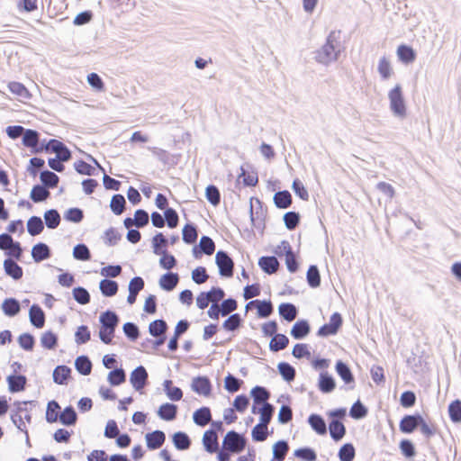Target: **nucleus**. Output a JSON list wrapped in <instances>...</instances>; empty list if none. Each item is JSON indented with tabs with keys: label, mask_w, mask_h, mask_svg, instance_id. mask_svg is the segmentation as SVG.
I'll use <instances>...</instances> for the list:
<instances>
[{
	"label": "nucleus",
	"mask_w": 461,
	"mask_h": 461,
	"mask_svg": "<svg viewBox=\"0 0 461 461\" xmlns=\"http://www.w3.org/2000/svg\"><path fill=\"white\" fill-rule=\"evenodd\" d=\"M339 34L340 32L336 31H331L329 33L326 42L314 52L316 62L328 66L339 59L342 51Z\"/></svg>",
	"instance_id": "obj_1"
},
{
	"label": "nucleus",
	"mask_w": 461,
	"mask_h": 461,
	"mask_svg": "<svg viewBox=\"0 0 461 461\" xmlns=\"http://www.w3.org/2000/svg\"><path fill=\"white\" fill-rule=\"evenodd\" d=\"M388 99L393 114L399 119H404L407 115V109L401 85L397 84L389 91Z\"/></svg>",
	"instance_id": "obj_2"
},
{
	"label": "nucleus",
	"mask_w": 461,
	"mask_h": 461,
	"mask_svg": "<svg viewBox=\"0 0 461 461\" xmlns=\"http://www.w3.org/2000/svg\"><path fill=\"white\" fill-rule=\"evenodd\" d=\"M32 402H15L14 405L15 410L11 413V420L15 427L25 435H27V428L25 425L26 420L28 423L32 422V415L27 409V404Z\"/></svg>",
	"instance_id": "obj_3"
},
{
	"label": "nucleus",
	"mask_w": 461,
	"mask_h": 461,
	"mask_svg": "<svg viewBox=\"0 0 461 461\" xmlns=\"http://www.w3.org/2000/svg\"><path fill=\"white\" fill-rule=\"evenodd\" d=\"M246 438L236 432L235 430H230L226 433L222 446L225 450H229L232 453L239 454L243 451L246 447Z\"/></svg>",
	"instance_id": "obj_4"
},
{
	"label": "nucleus",
	"mask_w": 461,
	"mask_h": 461,
	"mask_svg": "<svg viewBox=\"0 0 461 461\" xmlns=\"http://www.w3.org/2000/svg\"><path fill=\"white\" fill-rule=\"evenodd\" d=\"M215 263L218 267L220 276L228 278L233 276L234 262L228 252L224 250L217 251L215 255Z\"/></svg>",
	"instance_id": "obj_5"
},
{
	"label": "nucleus",
	"mask_w": 461,
	"mask_h": 461,
	"mask_svg": "<svg viewBox=\"0 0 461 461\" xmlns=\"http://www.w3.org/2000/svg\"><path fill=\"white\" fill-rule=\"evenodd\" d=\"M343 323L342 316L339 312H334L330 319V322L322 325L317 331L319 337H329L338 333Z\"/></svg>",
	"instance_id": "obj_6"
},
{
	"label": "nucleus",
	"mask_w": 461,
	"mask_h": 461,
	"mask_svg": "<svg viewBox=\"0 0 461 461\" xmlns=\"http://www.w3.org/2000/svg\"><path fill=\"white\" fill-rule=\"evenodd\" d=\"M23 144L30 148L32 153L42 152V145H40V133L32 129H26L23 135Z\"/></svg>",
	"instance_id": "obj_7"
},
{
	"label": "nucleus",
	"mask_w": 461,
	"mask_h": 461,
	"mask_svg": "<svg viewBox=\"0 0 461 461\" xmlns=\"http://www.w3.org/2000/svg\"><path fill=\"white\" fill-rule=\"evenodd\" d=\"M148 380V372L143 366H139L132 370L130 376V382L136 391L144 388Z\"/></svg>",
	"instance_id": "obj_8"
},
{
	"label": "nucleus",
	"mask_w": 461,
	"mask_h": 461,
	"mask_svg": "<svg viewBox=\"0 0 461 461\" xmlns=\"http://www.w3.org/2000/svg\"><path fill=\"white\" fill-rule=\"evenodd\" d=\"M422 421V416L419 413L413 415H405L400 421L399 428L402 433L411 434Z\"/></svg>",
	"instance_id": "obj_9"
},
{
	"label": "nucleus",
	"mask_w": 461,
	"mask_h": 461,
	"mask_svg": "<svg viewBox=\"0 0 461 461\" xmlns=\"http://www.w3.org/2000/svg\"><path fill=\"white\" fill-rule=\"evenodd\" d=\"M192 390L203 396H209L212 392V384L207 376H196L191 384Z\"/></svg>",
	"instance_id": "obj_10"
},
{
	"label": "nucleus",
	"mask_w": 461,
	"mask_h": 461,
	"mask_svg": "<svg viewBox=\"0 0 461 461\" xmlns=\"http://www.w3.org/2000/svg\"><path fill=\"white\" fill-rule=\"evenodd\" d=\"M203 445L208 453H215L219 450L218 434L214 429H208L203 433Z\"/></svg>",
	"instance_id": "obj_11"
},
{
	"label": "nucleus",
	"mask_w": 461,
	"mask_h": 461,
	"mask_svg": "<svg viewBox=\"0 0 461 461\" xmlns=\"http://www.w3.org/2000/svg\"><path fill=\"white\" fill-rule=\"evenodd\" d=\"M147 447L150 450L159 448L166 440V435L162 430H154L145 436Z\"/></svg>",
	"instance_id": "obj_12"
},
{
	"label": "nucleus",
	"mask_w": 461,
	"mask_h": 461,
	"mask_svg": "<svg viewBox=\"0 0 461 461\" xmlns=\"http://www.w3.org/2000/svg\"><path fill=\"white\" fill-rule=\"evenodd\" d=\"M29 319L32 326L41 329L45 324V313L39 304H32L29 310Z\"/></svg>",
	"instance_id": "obj_13"
},
{
	"label": "nucleus",
	"mask_w": 461,
	"mask_h": 461,
	"mask_svg": "<svg viewBox=\"0 0 461 461\" xmlns=\"http://www.w3.org/2000/svg\"><path fill=\"white\" fill-rule=\"evenodd\" d=\"M250 396L253 399L255 404H260L265 406L268 402L271 396L270 392L263 386L256 385L250 391Z\"/></svg>",
	"instance_id": "obj_14"
},
{
	"label": "nucleus",
	"mask_w": 461,
	"mask_h": 461,
	"mask_svg": "<svg viewBox=\"0 0 461 461\" xmlns=\"http://www.w3.org/2000/svg\"><path fill=\"white\" fill-rule=\"evenodd\" d=\"M50 256L51 251L50 247L43 242L35 244L32 249V257L36 263L48 259Z\"/></svg>",
	"instance_id": "obj_15"
},
{
	"label": "nucleus",
	"mask_w": 461,
	"mask_h": 461,
	"mask_svg": "<svg viewBox=\"0 0 461 461\" xmlns=\"http://www.w3.org/2000/svg\"><path fill=\"white\" fill-rule=\"evenodd\" d=\"M329 430L330 438L336 442L341 440L347 432L345 425L338 419H331L329 423Z\"/></svg>",
	"instance_id": "obj_16"
},
{
	"label": "nucleus",
	"mask_w": 461,
	"mask_h": 461,
	"mask_svg": "<svg viewBox=\"0 0 461 461\" xmlns=\"http://www.w3.org/2000/svg\"><path fill=\"white\" fill-rule=\"evenodd\" d=\"M311 331V327L306 320L297 321L291 329L290 334L295 339H304Z\"/></svg>",
	"instance_id": "obj_17"
},
{
	"label": "nucleus",
	"mask_w": 461,
	"mask_h": 461,
	"mask_svg": "<svg viewBox=\"0 0 461 461\" xmlns=\"http://www.w3.org/2000/svg\"><path fill=\"white\" fill-rule=\"evenodd\" d=\"M177 406L174 403L166 402L159 406L157 413L158 416L166 421L174 420L177 415Z\"/></svg>",
	"instance_id": "obj_18"
},
{
	"label": "nucleus",
	"mask_w": 461,
	"mask_h": 461,
	"mask_svg": "<svg viewBox=\"0 0 461 461\" xmlns=\"http://www.w3.org/2000/svg\"><path fill=\"white\" fill-rule=\"evenodd\" d=\"M99 321L101 326L105 327L106 329L109 330L112 329L113 330H115L119 324L120 319L115 312L107 310L104 312L101 313L99 317Z\"/></svg>",
	"instance_id": "obj_19"
},
{
	"label": "nucleus",
	"mask_w": 461,
	"mask_h": 461,
	"mask_svg": "<svg viewBox=\"0 0 461 461\" xmlns=\"http://www.w3.org/2000/svg\"><path fill=\"white\" fill-rule=\"evenodd\" d=\"M258 266L266 274L272 275L277 271L279 262L274 256H263L258 259Z\"/></svg>",
	"instance_id": "obj_20"
},
{
	"label": "nucleus",
	"mask_w": 461,
	"mask_h": 461,
	"mask_svg": "<svg viewBox=\"0 0 461 461\" xmlns=\"http://www.w3.org/2000/svg\"><path fill=\"white\" fill-rule=\"evenodd\" d=\"M8 389L11 393L22 392L25 389L27 378L23 375H10L7 377Z\"/></svg>",
	"instance_id": "obj_21"
},
{
	"label": "nucleus",
	"mask_w": 461,
	"mask_h": 461,
	"mask_svg": "<svg viewBox=\"0 0 461 461\" xmlns=\"http://www.w3.org/2000/svg\"><path fill=\"white\" fill-rule=\"evenodd\" d=\"M179 282V276L177 273L167 272L164 274L159 279V286L167 292L176 288Z\"/></svg>",
	"instance_id": "obj_22"
},
{
	"label": "nucleus",
	"mask_w": 461,
	"mask_h": 461,
	"mask_svg": "<svg viewBox=\"0 0 461 461\" xmlns=\"http://www.w3.org/2000/svg\"><path fill=\"white\" fill-rule=\"evenodd\" d=\"M336 387V383L332 375L328 372H321L320 374L318 388L323 393H331Z\"/></svg>",
	"instance_id": "obj_23"
},
{
	"label": "nucleus",
	"mask_w": 461,
	"mask_h": 461,
	"mask_svg": "<svg viewBox=\"0 0 461 461\" xmlns=\"http://www.w3.org/2000/svg\"><path fill=\"white\" fill-rule=\"evenodd\" d=\"M308 423L318 435H325L327 433L325 420L320 414H311L308 417Z\"/></svg>",
	"instance_id": "obj_24"
},
{
	"label": "nucleus",
	"mask_w": 461,
	"mask_h": 461,
	"mask_svg": "<svg viewBox=\"0 0 461 461\" xmlns=\"http://www.w3.org/2000/svg\"><path fill=\"white\" fill-rule=\"evenodd\" d=\"M335 368L337 374L344 381L345 384H354L355 378L348 364L342 360H338Z\"/></svg>",
	"instance_id": "obj_25"
},
{
	"label": "nucleus",
	"mask_w": 461,
	"mask_h": 461,
	"mask_svg": "<svg viewBox=\"0 0 461 461\" xmlns=\"http://www.w3.org/2000/svg\"><path fill=\"white\" fill-rule=\"evenodd\" d=\"M194 422L200 426L204 427L212 420V413L209 407H201L196 410L193 414Z\"/></svg>",
	"instance_id": "obj_26"
},
{
	"label": "nucleus",
	"mask_w": 461,
	"mask_h": 461,
	"mask_svg": "<svg viewBox=\"0 0 461 461\" xmlns=\"http://www.w3.org/2000/svg\"><path fill=\"white\" fill-rule=\"evenodd\" d=\"M71 369L65 366H57L53 370V381L57 384H66L68 378L70 377Z\"/></svg>",
	"instance_id": "obj_27"
},
{
	"label": "nucleus",
	"mask_w": 461,
	"mask_h": 461,
	"mask_svg": "<svg viewBox=\"0 0 461 461\" xmlns=\"http://www.w3.org/2000/svg\"><path fill=\"white\" fill-rule=\"evenodd\" d=\"M4 268L5 274L14 280H19L23 276V272L22 267L11 258H6L4 261Z\"/></svg>",
	"instance_id": "obj_28"
},
{
	"label": "nucleus",
	"mask_w": 461,
	"mask_h": 461,
	"mask_svg": "<svg viewBox=\"0 0 461 461\" xmlns=\"http://www.w3.org/2000/svg\"><path fill=\"white\" fill-rule=\"evenodd\" d=\"M280 316L286 321H293L298 314L296 306L291 303H283L278 306Z\"/></svg>",
	"instance_id": "obj_29"
},
{
	"label": "nucleus",
	"mask_w": 461,
	"mask_h": 461,
	"mask_svg": "<svg viewBox=\"0 0 461 461\" xmlns=\"http://www.w3.org/2000/svg\"><path fill=\"white\" fill-rule=\"evenodd\" d=\"M99 289L104 296L112 297L117 294L119 285L116 281L104 278L99 283Z\"/></svg>",
	"instance_id": "obj_30"
},
{
	"label": "nucleus",
	"mask_w": 461,
	"mask_h": 461,
	"mask_svg": "<svg viewBox=\"0 0 461 461\" xmlns=\"http://www.w3.org/2000/svg\"><path fill=\"white\" fill-rule=\"evenodd\" d=\"M2 310L6 316L14 317L20 312L21 304L15 298H6L2 303Z\"/></svg>",
	"instance_id": "obj_31"
},
{
	"label": "nucleus",
	"mask_w": 461,
	"mask_h": 461,
	"mask_svg": "<svg viewBox=\"0 0 461 461\" xmlns=\"http://www.w3.org/2000/svg\"><path fill=\"white\" fill-rule=\"evenodd\" d=\"M172 441L177 450H186L190 447L192 441L189 436L183 431H177L172 436Z\"/></svg>",
	"instance_id": "obj_32"
},
{
	"label": "nucleus",
	"mask_w": 461,
	"mask_h": 461,
	"mask_svg": "<svg viewBox=\"0 0 461 461\" xmlns=\"http://www.w3.org/2000/svg\"><path fill=\"white\" fill-rule=\"evenodd\" d=\"M273 200L275 205L279 209H286L292 204V195L287 190L276 192Z\"/></svg>",
	"instance_id": "obj_33"
},
{
	"label": "nucleus",
	"mask_w": 461,
	"mask_h": 461,
	"mask_svg": "<svg viewBox=\"0 0 461 461\" xmlns=\"http://www.w3.org/2000/svg\"><path fill=\"white\" fill-rule=\"evenodd\" d=\"M59 422L65 426H74L77 420V414L73 406H67L59 414Z\"/></svg>",
	"instance_id": "obj_34"
},
{
	"label": "nucleus",
	"mask_w": 461,
	"mask_h": 461,
	"mask_svg": "<svg viewBox=\"0 0 461 461\" xmlns=\"http://www.w3.org/2000/svg\"><path fill=\"white\" fill-rule=\"evenodd\" d=\"M289 450V445L285 440H278L273 445V458L272 461H284L287 452Z\"/></svg>",
	"instance_id": "obj_35"
},
{
	"label": "nucleus",
	"mask_w": 461,
	"mask_h": 461,
	"mask_svg": "<svg viewBox=\"0 0 461 461\" xmlns=\"http://www.w3.org/2000/svg\"><path fill=\"white\" fill-rule=\"evenodd\" d=\"M92 362L87 356H79L75 360V367L77 371L82 375H90L92 371Z\"/></svg>",
	"instance_id": "obj_36"
},
{
	"label": "nucleus",
	"mask_w": 461,
	"mask_h": 461,
	"mask_svg": "<svg viewBox=\"0 0 461 461\" xmlns=\"http://www.w3.org/2000/svg\"><path fill=\"white\" fill-rule=\"evenodd\" d=\"M397 56L399 59L405 64L411 63L416 59V53L414 50L411 47L405 44H402L398 47Z\"/></svg>",
	"instance_id": "obj_37"
},
{
	"label": "nucleus",
	"mask_w": 461,
	"mask_h": 461,
	"mask_svg": "<svg viewBox=\"0 0 461 461\" xmlns=\"http://www.w3.org/2000/svg\"><path fill=\"white\" fill-rule=\"evenodd\" d=\"M44 230V222L39 216H32L27 221V231L31 236H37Z\"/></svg>",
	"instance_id": "obj_38"
},
{
	"label": "nucleus",
	"mask_w": 461,
	"mask_h": 461,
	"mask_svg": "<svg viewBox=\"0 0 461 461\" xmlns=\"http://www.w3.org/2000/svg\"><path fill=\"white\" fill-rule=\"evenodd\" d=\"M40 179L48 189L57 187L59 182V176L50 170H42L40 174Z\"/></svg>",
	"instance_id": "obj_39"
},
{
	"label": "nucleus",
	"mask_w": 461,
	"mask_h": 461,
	"mask_svg": "<svg viewBox=\"0 0 461 461\" xmlns=\"http://www.w3.org/2000/svg\"><path fill=\"white\" fill-rule=\"evenodd\" d=\"M50 193L43 185H35L30 194V198L34 203H41L47 200Z\"/></svg>",
	"instance_id": "obj_40"
},
{
	"label": "nucleus",
	"mask_w": 461,
	"mask_h": 461,
	"mask_svg": "<svg viewBox=\"0 0 461 461\" xmlns=\"http://www.w3.org/2000/svg\"><path fill=\"white\" fill-rule=\"evenodd\" d=\"M289 344V339L285 334H276L269 342V349L278 352L285 349Z\"/></svg>",
	"instance_id": "obj_41"
},
{
	"label": "nucleus",
	"mask_w": 461,
	"mask_h": 461,
	"mask_svg": "<svg viewBox=\"0 0 461 461\" xmlns=\"http://www.w3.org/2000/svg\"><path fill=\"white\" fill-rule=\"evenodd\" d=\"M164 391L167 396L171 401H180L183 397V392L179 387L173 386V382L171 380H165L163 383Z\"/></svg>",
	"instance_id": "obj_42"
},
{
	"label": "nucleus",
	"mask_w": 461,
	"mask_h": 461,
	"mask_svg": "<svg viewBox=\"0 0 461 461\" xmlns=\"http://www.w3.org/2000/svg\"><path fill=\"white\" fill-rule=\"evenodd\" d=\"M277 369L282 378L290 383L294 380L296 375L295 368L287 362H280L277 365Z\"/></svg>",
	"instance_id": "obj_43"
},
{
	"label": "nucleus",
	"mask_w": 461,
	"mask_h": 461,
	"mask_svg": "<svg viewBox=\"0 0 461 461\" xmlns=\"http://www.w3.org/2000/svg\"><path fill=\"white\" fill-rule=\"evenodd\" d=\"M60 405L55 400L50 401L46 408V420L54 423L59 419Z\"/></svg>",
	"instance_id": "obj_44"
},
{
	"label": "nucleus",
	"mask_w": 461,
	"mask_h": 461,
	"mask_svg": "<svg viewBox=\"0 0 461 461\" xmlns=\"http://www.w3.org/2000/svg\"><path fill=\"white\" fill-rule=\"evenodd\" d=\"M198 237L196 226L193 223H187L182 230V240L186 244H194Z\"/></svg>",
	"instance_id": "obj_45"
},
{
	"label": "nucleus",
	"mask_w": 461,
	"mask_h": 461,
	"mask_svg": "<svg viewBox=\"0 0 461 461\" xmlns=\"http://www.w3.org/2000/svg\"><path fill=\"white\" fill-rule=\"evenodd\" d=\"M60 215L56 209H50L44 212V223L49 229H56L60 223Z\"/></svg>",
	"instance_id": "obj_46"
},
{
	"label": "nucleus",
	"mask_w": 461,
	"mask_h": 461,
	"mask_svg": "<svg viewBox=\"0 0 461 461\" xmlns=\"http://www.w3.org/2000/svg\"><path fill=\"white\" fill-rule=\"evenodd\" d=\"M168 244V240L163 235L162 232L157 233L152 238V249L153 253L156 255H160V253H163L166 250V248Z\"/></svg>",
	"instance_id": "obj_47"
},
{
	"label": "nucleus",
	"mask_w": 461,
	"mask_h": 461,
	"mask_svg": "<svg viewBox=\"0 0 461 461\" xmlns=\"http://www.w3.org/2000/svg\"><path fill=\"white\" fill-rule=\"evenodd\" d=\"M168 326L167 322L162 319L155 320L149 325V332L152 337L165 335Z\"/></svg>",
	"instance_id": "obj_48"
},
{
	"label": "nucleus",
	"mask_w": 461,
	"mask_h": 461,
	"mask_svg": "<svg viewBox=\"0 0 461 461\" xmlns=\"http://www.w3.org/2000/svg\"><path fill=\"white\" fill-rule=\"evenodd\" d=\"M107 380L112 386H118L126 380L125 371L122 367L114 368L108 374Z\"/></svg>",
	"instance_id": "obj_49"
},
{
	"label": "nucleus",
	"mask_w": 461,
	"mask_h": 461,
	"mask_svg": "<svg viewBox=\"0 0 461 461\" xmlns=\"http://www.w3.org/2000/svg\"><path fill=\"white\" fill-rule=\"evenodd\" d=\"M126 204L125 198L122 194H116L112 196L110 208L115 215H121Z\"/></svg>",
	"instance_id": "obj_50"
},
{
	"label": "nucleus",
	"mask_w": 461,
	"mask_h": 461,
	"mask_svg": "<svg viewBox=\"0 0 461 461\" xmlns=\"http://www.w3.org/2000/svg\"><path fill=\"white\" fill-rule=\"evenodd\" d=\"M306 280L308 285L312 287L316 288L319 287L321 285V275L320 271L315 265H311L307 270L306 273Z\"/></svg>",
	"instance_id": "obj_51"
},
{
	"label": "nucleus",
	"mask_w": 461,
	"mask_h": 461,
	"mask_svg": "<svg viewBox=\"0 0 461 461\" xmlns=\"http://www.w3.org/2000/svg\"><path fill=\"white\" fill-rule=\"evenodd\" d=\"M73 257L77 260L88 261L91 259V252L86 244L78 243L73 249Z\"/></svg>",
	"instance_id": "obj_52"
},
{
	"label": "nucleus",
	"mask_w": 461,
	"mask_h": 461,
	"mask_svg": "<svg viewBox=\"0 0 461 461\" xmlns=\"http://www.w3.org/2000/svg\"><path fill=\"white\" fill-rule=\"evenodd\" d=\"M199 254L212 255L215 250V243L209 236L203 235L199 241Z\"/></svg>",
	"instance_id": "obj_53"
},
{
	"label": "nucleus",
	"mask_w": 461,
	"mask_h": 461,
	"mask_svg": "<svg viewBox=\"0 0 461 461\" xmlns=\"http://www.w3.org/2000/svg\"><path fill=\"white\" fill-rule=\"evenodd\" d=\"M368 413V409L357 400L353 403L349 411V416L355 420H361L366 417Z\"/></svg>",
	"instance_id": "obj_54"
},
{
	"label": "nucleus",
	"mask_w": 461,
	"mask_h": 461,
	"mask_svg": "<svg viewBox=\"0 0 461 461\" xmlns=\"http://www.w3.org/2000/svg\"><path fill=\"white\" fill-rule=\"evenodd\" d=\"M256 307L258 318H267L273 312V304L270 300H257Z\"/></svg>",
	"instance_id": "obj_55"
},
{
	"label": "nucleus",
	"mask_w": 461,
	"mask_h": 461,
	"mask_svg": "<svg viewBox=\"0 0 461 461\" xmlns=\"http://www.w3.org/2000/svg\"><path fill=\"white\" fill-rule=\"evenodd\" d=\"M242 319L239 313H233L222 323V328L227 331H235L240 329Z\"/></svg>",
	"instance_id": "obj_56"
},
{
	"label": "nucleus",
	"mask_w": 461,
	"mask_h": 461,
	"mask_svg": "<svg viewBox=\"0 0 461 461\" xmlns=\"http://www.w3.org/2000/svg\"><path fill=\"white\" fill-rule=\"evenodd\" d=\"M355 456L356 450L352 443L342 445L338 453L340 461H352Z\"/></svg>",
	"instance_id": "obj_57"
},
{
	"label": "nucleus",
	"mask_w": 461,
	"mask_h": 461,
	"mask_svg": "<svg viewBox=\"0 0 461 461\" xmlns=\"http://www.w3.org/2000/svg\"><path fill=\"white\" fill-rule=\"evenodd\" d=\"M41 344L44 348L54 349L58 345V336L48 330L41 335Z\"/></svg>",
	"instance_id": "obj_58"
},
{
	"label": "nucleus",
	"mask_w": 461,
	"mask_h": 461,
	"mask_svg": "<svg viewBox=\"0 0 461 461\" xmlns=\"http://www.w3.org/2000/svg\"><path fill=\"white\" fill-rule=\"evenodd\" d=\"M300 214L296 212H287L284 214L283 220L287 230H294L300 223Z\"/></svg>",
	"instance_id": "obj_59"
},
{
	"label": "nucleus",
	"mask_w": 461,
	"mask_h": 461,
	"mask_svg": "<svg viewBox=\"0 0 461 461\" xmlns=\"http://www.w3.org/2000/svg\"><path fill=\"white\" fill-rule=\"evenodd\" d=\"M243 384V381L231 374H228L224 379V388L230 393L238 392Z\"/></svg>",
	"instance_id": "obj_60"
},
{
	"label": "nucleus",
	"mask_w": 461,
	"mask_h": 461,
	"mask_svg": "<svg viewBox=\"0 0 461 461\" xmlns=\"http://www.w3.org/2000/svg\"><path fill=\"white\" fill-rule=\"evenodd\" d=\"M294 456L303 461H316V452L309 447H304L294 450Z\"/></svg>",
	"instance_id": "obj_61"
},
{
	"label": "nucleus",
	"mask_w": 461,
	"mask_h": 461,
	"mask_svg": "<svg viewBox=\"0 0 461 461\" xmlns=\"http://www.w3.org/2000/svg\"><path fill=\"white\" fill-rule=\"evenodd\" d=\"M10 92L21 98L30 99L31 94L28 89L19 82H10L8 85Z\"/></svg>",
	"instance_id": "obj_62"
},
{
	"label": "nucleus",
	"mask_w": 461,
	"mask_h": 461,
	"mask_svg": "<svg viewBox=\"0 0 461 461\" xmlns=\"http://www.w3.org/2000/svg\"><path fill=\"white\" fill-rule=\"evenodd\" d=\"M268 436L267 425L257 424L251 431L252 439L256 442H263Z\"/></svg>",
	"instance_id": "obj_63"
},
{
	"label": "nucleus",
	"mask_w": 461,
	"mask_h": 461,
	"mask_svg": "<svg viewBox=\"0 0 461 461\" xmlns=\"http://www.w3.org/2000/svg\"><path fill=\"white\" fill-rule=\"evenodd\" d=\"M448 414L454 423L461 422V401L455 400L448 405Z\"/></svg>",
	"instance_id": "obj_64"
}]
</instances>
